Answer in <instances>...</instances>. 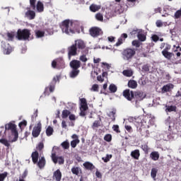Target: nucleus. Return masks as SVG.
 Masks as SVG:
<instances>
[{
    "label": "nucleus",
    "instance_id": "1",
    "mask_svg": "<svg viewBox=\"0 0 181 181\" xmlns=\"http://www.w3.org/2000/svg\"><path fill=\"white\" fill-rule=\"evenodd\" d=\"M62 33L65 35H74V21L73 20H65L61 25Z\"/></svg>",
    "mask_w": 181,
    "mask_h": 181
},
{
    "label": "nucleus",
    "instance_id": "2",
    "mask_svg": "<svg viewBox=\"0 0 181 181\" xmlns=\"http://www.w3.org/2000/svg\"><path fill=\"white\" fill-rule=\"evenodd\" d=\"M18 138V133H11V134L8 136L7 139H0V144H2V145H4L7 149H9L11 148V144L16 142Z\"/></svg>",
    "mask_w": 181,
    "mask_h": 181
},
{
    "label": "nucleus",
    "instance_id": "3",
    "mask_svg": "<svg viewBox=\"0 0 181 181\" xmlns=\"http://www.w3.org/2000/svg\"><path fill=\"white\" fill-rule=\"evenodd\" d=\"M16 37L18 40H29V37H30V30L28 29H18Z\"/></svg>",
    "mask_w": 181,
    "mask_h": 181
},
{
    "label": "nucleus",
    "instance_id": "4",
    "mask_svg": "<svg viewBox=\"0 0 181 181\" xmlns=\"http://www.w3.org/2000/svg\"><path fill=\"white\" fill-rule=\"evenodd\" d=\"M122 56L124 60H131L135 56V49H126L122 52Z\"/></svg>",
    "mask_w": 181,
    "mask_h": 181
},
{
    "label": "nucleus",
    "instance_id": "5",
    "mask_svg": "<svg viewBox=\"0 0 181 181\" xmlns=\"http://www.w3.org/2000/svg\"><path fill=\"white\" fill-rule=\"evenodd\" d=\"M81 106H80V115L81 117H86V111L88 110V105H87V100L86 98L80 99Z\"/></svg>",
    "mask_w": 181,
    "mask_h": 181
},
{
    "label": "nucleus",
    "instance_id": "6",
    "mask_svg": "<svg viewBox=\"0 0 181 181\" xmlns=\"http://www.w3.org/2000/svg\"><path fill=\"white\" fill-rule=\"evenodd\" d=\"M1 51L4 53V54H11L12 53V51L13 49L12 47L9 45V43L1 41Z\"/></svg>",
    "mask_w": 181,
    "mask_h": 181
},
{
    "label": "nucleus",
    "instance_id": "7",
    "mask_svg": "<svg viewBox=\"0 0 181 181\" xmlns=\"http://www.w3.org/2000/svg\"><path fill=\"white\" fill-rule=\"evenodd\" d=\"M6 132H11V134H18L16 129V124L9 122L5 124Z\"/></svg>",
    "mask_w": 181,
    "mask_h": 181
},
{
    "label": "nucleus",
    "instance_id": "8",
    "mask_svg": "<svg viewBox=\"0 0 181 181\" xmlns=\"http://www.w3.org/2000/svg\"><path fill=\"white\" fill-rule=\"evenodd\" d=\"M71 56H77V47L74 45H72L68 48L69 60H71Z\"/></svg>",
    "mask_w": 181,
    "mask_h": 181
},
{
    "label": "nucleus",
    "instance_id": "9",
    "mask_svg": "<svg viewBox=\"0 0 181 181\" xmlns=\"http://www.w3.org/2000/svg\"><path fill=\"white\" fill-rule=\"evenodd\" d=\"M90 35L93 37H98V36H100L101 35V30L100 28L98 27H93L89 30Z\"/></svg>",
    "mask_w": 181,
    "mask_h": 181
},
{
    "label": "nucleus",
    "instance_id": "10",
    "mask_svg": "<svg viewBox=\"0 0 181 181\" xmlns=\"http://www.w3.org/2000/svg\"><path fill=\"white\" fill-rule=\"evenodd\" d=\"M40 131H42V124L38 123L33 129V136H34V138H37L39 135H40Z\"/></svg>",
    "mask_w": 181,
    "mask_h": 181
},
{
    "label": "nucleus",
    "instance_id": "11",
    "mask_svg": "<svg viewBox=\"0 0 181 181\" xmlns=\"http://www.w3.org/2000/svg\"><path fill=\"white\" fill-rule=\"evenodd\" d=\"M74 45L78 49V50H84L86 49V42L83 40H76Z\"/></svg>",
    "mask_w": 181,
    "mask_h": 181
},
{
    "label": "nucleus",
    "instance_id": "12",
    "mask_svg": "<svg viewBox=\"0 0 181 181\" xmlns=\"http://www.w3.org/2000/svg\"><path fill=\"white\" fill-rule=\"evenodd\" d=\"M137 34V37L139 39V40H140V42H145V40H146V36H145V35L141 33V30H134L132 32V35H136Z\"/></svg>",
    "mask_w": 181,
    "mask_h": 181
},
{
    "label": "nucleus",
    "instance_id": "13",
    "mask_svg": "<svg viewBox=\"0 0 181 181\" xmlns=\"http://www.w3.org/2000/svg\"><path fill=\"white\" fill-rule=\"evenodd\" d=\"M81 65V62L78 60H73L70 62V67L72 69L78 70L80 69V66Z\"/></svg>",
    "mask_w": 181,
    "mask_h": 181
},
{
    "label": "nucleus",
    "instance_id": "14",
    "mask_svg": "<svg viewBox=\"0 0 181 181\" xmlns=\"http://www.w3.org/2000/svg\"><path fill=\"white\" fill-rule=\"evenodd\" d=\"M123 95L129 101H131L132 98H134V92L130 91L129 90H124Z\"/></svg>",
    "mask_w": 181,
    "mask_h": 181
},
{
    "label": "nucleus",
    "instance_id": "15",
    "mask_svg": "<svg viewBox=\"0 0 181 181\" xmlns=\"http://www.w3.org/2000/svg\"><path fill=\"white\" fill-rule=\"evenodd\" d=\"M52 159L54 163H57V162L59 165H63V163H64V158H63V157H56V155L52 154Z\"/></svg>",
    "mask_w": 181,
    "mask_h": 181
},
{
    "label": "nucleus",
    "instance_id": "16",
    "mask_svg": "<svg viewBox=\"0 0 181 181\" xmlns=\"http://www.w3.org/2000/svg\"><path fill=\"white\" fill-rule=\"evenodd\" d=\"M52 179L53 180L56 181L62 180V172L60 171V170H57L54 172Z\"/></svg>",
    "mask_w": 181,
    "mask_h": 181
},
{
    "label": "nucleus",
    "instance_id": "17",
    "mask_svg": "<svg viewBox=\"0 0 181 181\" xmlns=\"http://www.w3.org/2000/svg\"><path fill=\"white\" fill-rule=\"evenodd\" d=\"M87 54H88V49H84L82 51V54L79 57V60L82 62L83 63H86L88 59H87Z\"/></svg>",
    "mask_w": 181,
    "mask_h": 181
},
{
    "label": "nucleus",
    "instance_id": "18",
    "mask_svg": "<svg viewBox=\"0 0 181 181\" xmlns=\"http://www.w3.org/2000/svg\"><path fill=\"white\" fill-rule=\"evenodd\" d=\"M25 16L27 19L32 21L34 18H35L36 13H35L33 11L28 10L27 12H25Z\"/></svg>",
    "mask_w": 181,
    "mask_h": 181
},
{
    "label": "nucleus",
    "instance_id": "19",
    "mask_svg": "<svg viewBox=\"0 0 181 181\" xmlns=\"http://www.w3.org/2000/svg\"><path fill=\"white\" fill-rule=\"evenodd\" d=\"M135 97L138 101H142L145 97H146V93H144V92H136Z\"/></svg>",
    "mask_w": 181,
    "mask_h": 181
},
{
    "label": "nucleus",
    "instance_id": "20",
    "mask_svg": "<svg viewBox=\"0 0 181 181\" xmlns=\"http://www.w3.org/2000/svg\"><path fill=\"white\" fill-rule=\"evenodd\" d=\"M113 11L115 13H122V8L119 4H115L113 6Z\"/></svg>",
    "mask_w": 181,
    "mask_h": 181
},
{
    "label": "nucleus",
    "instance_id": "21",
    "mask_svg": "<svg viewBox=\"0 0 181 181\" xmlns=\"http://www.w3.org/2000/svg\"><path fill=\"white\" fill-rule=\"evenodd\" d=\"M162 54L165 57V59H168V60H170V59L173 57V53L168 52L167 49H163L162 51Z\"/></svg>",
    "mask_w": 181,
    "mask_h": 181
},
{
    "label": "nucleus",
    "instance_id": "22",
    "mask_svg": "<svg viewBox=\"0 0 181 181\" xmlns=\"http://www.w3.org/2000/svg\"><path fill=\"white\" fill-rule=\"evenodd\" d=\"M173 88V84L172 83H168L167 85H165L162 88V93H168Z\"/></svg>",
    "mask_w": 181,
    "mask_h": 181
},
{
    "label": "nucleus",
    "instance_id": "23",
    "mask_svg": "<svg viewBox=\"0 0 181 181\" xmlns=\"http://www.w3.org/2000/svg\"><path fill=\"white\" fill-rule=\"evenodd\" d=\"M80 74V70L78 69H72V71L69 73V77L71 78H76Z\"/></svg>",
    "mask_w": 181,
    "mask_h": 181
},
{
    "label": "nucleus",
    "instance_id": "24",
    "mask_svg": "<svg viewBox=\"0 0 181 181\" xmlns=\"http://www.w3.org/2000/svg\"><path fill=\"white\" fill-rule=\"evenodd\" d=\"M54 91V86H50L45 88L44 94L45 95H49L50 93H53Z\"/></svg>",
    "mask_w": 181,
    "mask_h": 181
},
{
    "label": "nucleus",
    "instance_id": "25",
    "mask_svg": "<svg viewBox=\"0 0 181 181\" xmlns=\"http://www.w3.org/2000/svg\"><path fill=\"white\" fill-rule=\"evenodd\" d=\"M101 9V6L97 5V4H91L90 6V11L91 12H98V11H100Z\"/></svg>",
    "mask_w": 181,
    "mask_h": 181
},
{
    "label": "nucleus",
    "instance_id": "26",
    "mask_svg": "<svg viewBox=\"0 0 181 181\" xmlns=\"http://www.w3.org/2000/svg\"><path fill=\"white\" fill-rule=\"evenodd\" d=\"M150 157L153 160H158L159 159V153L158 151H153L151 153Z\"/></svg>",
    "mask_w": 181,
    "mask_h": 181
},
{
    "label": "nucleus",
    "instance_id": "27",
    "mask_svg": "<svg viewBox=\"0 0 181 181\" xmlns=\"http://www.w3.org/2000/svg\"><path fill=\"white\" fill-rule=\"evenodd\" d=\"M37 165L40 169L45 168V165H46V160H45L44 157H42L41 158H40Z\"/></svg>",
    "mask_w": 181,
    "mask_h": 181
},
{
    "label": "nucleus",
    "instance_id": "28",
    "mask_svg": "<svg viewBox=\"0 0 181 181\" xmlns=\"http://www.w3.org/2000/svg\"><path fill=\"white\" fill-rule=\"evenodd\" d=\"M31 156L33 163H37L39 159V153H37V151H35L32 153Z\"/></svg>",
    "mask_w": 181,
    "mask_h": 181
},
{
    "label": "nucleus",
    "instance_id": "29",
    "mask_svg": "<svg viewBox=\"0 0 181 181\" xmlns=\"http://www.w3.org/2000/svg\"><path fill=\"white\" fill-rule=\"evenodd\" d=\"M140 155L141 154L139 153V150H134L131 153V156L134 159H137V160L139 159Z\"/></svg>",
    "mask_w": 181,
    "mask_h": 181
},
{
    "label": "nucleus",
    "instance_id": "30",
    "mask_svg": "<svg viewBox=\"0 0 181 181\" xmlns=\"http://www.w3.org/2000/svg\"><path fill=\"white\" fill-rule=\"evenodd\" d=\"M83 166L84 168H86V169H88V170H93V169H94V165H93V163H90V162H86L83 163Z\"/></svg>",
    "mask_w": 181,
    "mask_h": 181
},
{
    "label": "nucleus",
    "instance_id": "31",
    "mask_svg": "<svg viewBox=\"0 0 181 181\" xmlns=\"http://www.w3.org/2000/svg\"><path fill=\"white\" fill-rule=\"evenodd\" d=\"M71 172L73 175L78 176V175L81 172V168H80V167H73L71 168Z\"/></svg>",
    "mask_w": 181,
    "mask_h": 181
},
{
    "label": "nucleus",
    "instance_id": "32",
    "mask_svg": "<svg viewBox=\"0 0 181 181\" xmlns=\"http://www.w3.org/2000/svg\"><path fill=\"white\" fill-rule=\"evenodd\" d=\"M156 175H158V169L152 168L151 172V176L153 180H156Z\"/></svg>",
    "mask_w": 181,
    "mask_h": 181
},
{
    "label": "nucleus",
    "instance_id": "33",
    "mask_svg": "<svg viewBox=\"0 0 181 181\" xmlns=\"http://www.w3.org/2000/svg\"><path fill=\"white\" fill-rule=\"evenodd\" d=\"M45 8L43 6V3L38 1L37 4V12H43Z\"/></svg>",
    "mask_w": 181,
    "mask_h": 181
},
{
    "label": "nucleus",
    "instance_id": "34",
    "mask_svg": "<svg viewBox=\"0 0 181 181\" xmlns=\"http://www.w3.org/2000/svg\"><path fill=\"white\" fill-rule=\"evenodd\" d=\"M117 112L115 110H111L107 113V115L112 121H115V114Z\"/></svg>",
    "mask_w": 181,
    "mask_h": 181
},
{
    "label": "nucleus",
    "instance_id": "35",
    "mask_svg": "<svg viewBox=\"0 0 181 181\" xmlns=\"http://www.w3.org/2000/svg\"><path fill=\"white\" fill-rule=\"evenodd\" d=\"M176 111V106H166L165 112H173Z\"/></svg>",
    "mask_w": 181,
    "mask_h": 181
},
{
    "label": "nucleus",
    "instance_id": "36",
    "mask_svg": "<svg viewBox=\"0 0 181 181\" xmlns=\"http://www.w3.org/2000/svg\"><path fill=\"white\" fill-rule=\"evenodd\" d=\"M16 34L15 33V32H11V33H8L6 34V36H7V40H9V41H12L13 40V37H15V35Z\"/></svg>",
    "mask_w": 181,
    "mask_h": 181
},
{
    "label": "nucleus",
    "instance_id": "37",
    "mask_svg": "<svg viewBox=\"0 0 181 181\" xmlns=\"http://www.w3.org/2000/svg\"><path fill=\"white\" fill-rule=\"evenodd\" d=\"M128 86L130 88H135L136 87H138V83L135 81H129L128 83Z\"/></svg>",
    "mask_w": 181,
    "mask_h": 181
},
{
    "label": "nucleus",
    "instance_id": "38",
    "mask_svg": "<svg viewBox=\"0 0 181 181\" xmlns=\"http://www.w3.org/2000/svg\"><path fill=\"white\" fill-rule=\"evenodd\" d=\"M35 35L36 37L40 38V37H43V36H45V31H42V30H36L35 31Z\"/></svg>",
    "mask_w": 181,
    "mask_h": 181
},
{
    "label": "nucleus",
    "instance_id": "39",
    "mask_svg": "<svg viewBox=\"0 0 181 181\" xmlns=\"http://www.w3.org/2000/svg\"><path fill=\"white\" fill-rule=\"evenodd\" d=\"M117 86H115L114 83L110 84L109 86V90L112 93H117Z\"/></svg>",
    "mask_w": 181,
    "mask_h": 181
},
{
    "label": "nucleus",
    "instance_id": "40",
    "mask_svg": "<svg viewBox=\"0 0 181 181\" xmlns=\"http://www.w3.org/2000/svg\"><path fill=\"white\" fill-rule=\"evenodd\" d=\"M95 19H97V21H99L100 22H103V21H104V16H103V14H101V13H98L97 14H95Z\"/></svg>",
    "mask_w": 181,
    "mask_h": 181
},
{
    "label": "nucleus",
    "instance_id": "41",
    "mask_svg": "<svg viewBox=\"0 0 181 181\" xmlns=\"http://www.w3.org/2000/svg\"><path fill=\"white\" fill-rule=\"evenodd\" d=\"M92 127L93 128H98V127H101V119H100V120H95Z\"/></svg>",
    "mask_w": 181,
    "mask_h": 181
},
{
    "label": "nucleus",
    "instance_id": "42",
    "mask_svg": "<svg viewBox=\"0 0 181 181\" xmlns=\"http://www.w3.org/2000/svg\"><path fill=\"white\" fill-rule=\"evenodd\" d=\"M46 134L47 136H51V135H53V127H48L46 130Z\"/></svg>",
    "mask_w": 181,
    "mask_h": 181
},
{
    "label": "nucleus",
    "instance_id": "43",
    "mask_svg": "<svg viewBox=\"0 0 181 181\" xmlns=\"http://www.w3.org/2000/svg\"><path fill=\"white\" fill-rule=\"evenodd\" d=\"M61 145L64 149H69V148H70V144L68 141L62 142Z\"/></svg>",
    "mask_w": 181,
    "mask_h": 181
},
{
    "label": "nucleus",
    "instance_id": "44",
    "mask_svg": "<svg viewBox=\"0 0 181 181\" xmlns=\"http://www.w3.org/2000/svg\"><path fill=\"white\" fill-rule=\"evenodd\" d=\"M124 76H126V77H131L132 76V71L131 70H124L123 71Z\"/></svg>",
    "mask_w": 181,
    "mask_h": 181
},
{
    "label": "nucleus",
    "instance_id": "45",
    "mask_svg": "<svg viewBox=\"0 0 181 181\" xmlns=\"http://www.w3.org/2000/svg\"><path fill=\"white\" fill-rule=\"evenodd\" d=\"M8 176V173L4 172L3 173H0V181H4Z\"/></svg>",
    "mask_w": 181,
    "mask_h": 181
},
{
    "label": "nucleus",
    "instance_id": "46",
    "mask_svg": "<svg viewBox=\"0 0 181 181\" xmlns=\"http://www.w3.org/2000/svg\"><path fill=\"white\" fill-rule=\"evenodd\" d=\"M111 158H112V155L111 154H107L105 157H103L102 159L104 162L107 163V162H110V159H111Z\"/></svg>",
    "mask_w": 181,
    "mask_h": 181
},
{
    "label": "nucleus",
    "instance_id": "47",
    "mask_svg": "<svg viewBox=\"0 0 181 181\" xmlns=\"http://www.w3.org/2000/svg\"><path fill=\"white\" fill-rule=\"evenodd\" d=\"M79 143H80V140L78 139L73 140L71 142V146H72V148H76V146H77V144H79Z\"/></svg>",
    "mask_w": 181,
    "mask_h": 181
},
{
    "label": "nucleus",
    "instance_id": "48",
    "mask_svg": "<svg viewBox=\"0 0 181 181\" xmlns=\"http://www.w3.org/2000/svg\"><path fill=\"white\" fill-rule=\"evenodd\" d=\"M181 17V9L177 10L175 14H174V18L175 19H179Z\"/></svg>",
    "mask_w": 181,
    "mask_h": 181
},
{
    "label": "nucleus",
    "instance_id": "49",
    "mask_svg": "<svg viewBox=\"0 0 181 181\" xmlns=\"http://www.w3.org/2000/svg\"><path fill=\"white\" fill-rule=\"evenodd\" d=\"M70 115V111L65 110L62 112V118H67Z\"/></svg>",
    "mask_w": 181,
    "mask_h": 181
},
{
    "label": "nucleus",
    "instance_id": "50",
    "mask_svg": "<svg viewBox=\"0 0 181 181\" xmlns=\"http://www.w3.org/2000/svg\"><path fill=\"white\" fill-rule=\"evenodd\" d=\"M157 28H162L163 26V23L160 20H157L156 22Z\"/></svg>",
    "mask_w": 181,
    "mask_h": 181
},
{
    "label": "nucleus",
    "instance_id": "51",
    "mask_svg": "<svg viewBox=\"0 0 181 181\" xmlns=\"http://www.w3.org/2000/svg\"><path fill=\"white\" fill-rule=\"evenodd\" d=\"M105 141H107V142H110L111 139H112V137L110 134H107L104 137Z\"/></svg>",
    "mask_w": 181,
    "mask_h": 181
},
{
    "label": "nucleus",
    "instance_id": "52",
    "mask_svg": "<svg viewBox=\"0 0 181 181\" xmlns=\"http://www.w3.org/2000/svg\"><path fill=\"white\" fill-rule=\"evenodd\" d=\"M43 148H45V145L43 144V143H42V142L39 143L37 146V151H42V149H43Z\"/></svg>",
    "mask_w": 181,
    "mask_h": 181
},
{
    "label": "nucleus",
    "instance_id": "53",
    "mask_svg": "<svg viewBox=\"0 0 181 181\" xmlns=\"http://www.w3.org/2000/svg\"><path fill=\"white\" fill-rule=\"evenodd\" d=\"M140 45L141 44H140L139 41H138V40H134L132 42V45L135 46L136 47H139Z\"/></svg>",
    "mask_w": 181,
    "mask_h": 181
},
{
    "label": "nucleus",
    "instance_id": "54",
    "mask_svg": "<svg viewBox=\"0 0 181 181\" xmlns=\"http://www.w3.org/2000/svg\"><path fill=\"white\" fill-rule=\"evenodd\" d=\"M112 129L113 131H115V132H119V126H118L117 124H115L112 127Z\"/></svg>",
    "mask_w": 181,
    "mask_h": 181
},
{
    "label": "nucleus",
    "instance_id": "55",
    "mask_svg": "<svg viewBox=\"0 0 181 181\" xmlns=\"http://www.w3.org/2000/svg\"><path fill=\"white\" fill-rule=\"evenodd\" d=\"M122 42H123V40H122V38H119L118 39V41L117 42V43L115 44V46L117 47H118V46H121V45H122Z\"/></svg>",
    "mask_w": 181,
    "mask_h": 181
},
{
    "label": "nucleus",
    "instance_id": "56",
    "mask_svg": "<svg viewBox=\"0 0 181 181\" xmlns=\"http://www.w3.org/2000/svg\"><path fill=\"white\" fill-rule=\"evenodd\" d=\"M92 91H98V85L94 84L91 88Z\"/></svg>",
    "mask_w": 181,
    "mask_h": 181
},
{
    "label": "nucleus",
    "instance_id": "57",
    "mask_svg": "<svg viewBox=\"0 0 181 181\" xmlns=\"http://www.w3.org/2000/svg\"><path fill=\"white\" fill-rule=\"evenodd\" d=\"M151 39L153 42H158L159 40V37H158L156 35H154L151 37Z\"/></svg>",
    "mask_w": 181,
    "mask_h": 181
},
{
    "label": "nucleus",
    "instance_id": "58",
    "mask_svg": "<svg viewBox=\"0 0 181 181\" xmlns=\"http://www.w3.org/2000/svg\"><path fill=\"white\" fill-rule=\"evenodd\" d=\"M70 121H76V115L70 114L69 116Z\"/></svg>",
    "mask_w": 181,
    "mask_h": 181
},
{
    "label": "nucleus",
    "instance_id": "59",
    "mask_svg": "<svg viewBox=\"0 0 181 181\" xmlns=\"http://www.w3.org/2000/svg\"><path fill=\"white\" fill-rule=\"evenodd\" d=\"M102 64L103 66H105V67L107 69V70H110V69H111V65H110V64H108L107 62H103Z\"/></svg>",
    "mask_w": 181,
    "mask_h": 181
},
{
    "label": "nucleus",
    "instance_id": "60",
    "mask_svg": "<svg viewBox=\"0 0 181 181\" xmlns=\"http://www.w3.org/2000/svg\"><path fill=\"white\" fill-rule=\"evenodd\" d=\"M30 6L35 9V5L36 4V0H30Z\"/></svg>",
    "mask_w": 181,
    "mask_h": 181
},
{
    "label": "nucleus",
    "instance_id": "61",
    "mask_svg": "<svg viewBox=\"0 0 181 181\" xmlns=\"http://www.w3.org/2000/svg\"><path fill=\"white\" fill-rule=\"evenodd\" d=\"M142 70H144V71H149V66L148 65H144Z\"/></svg>",
    "mask_w": 181,
    "mask_h": 181
},
{
    "label": "nucleus",
    "instance_id": "62",
    "mask_svg": "<svg viewBox=\"0 0 181 181\" xmlns=\"http://www.w3.org/2000/svg\"><path fill=\"white\" fill-rule=\"evenodd\" d=\"M57 66V62L56 60H53L52 62V67H53V69H56Z\"/></svg>",
    "mask_w": 181,
    "mask_h": 181
},
{
    "label": "nucleus",
    "instance_id": "63",
    "mask_svg": "<svg viewBox=\"0 0 181 181\" xmlns=\"http://www.w3.org/2000/svg\"><path fill=\"white\" fill-rule=\"evenodd\" d=\"M26 176H28V170H25L24 173H23L21 178L22 179H25V177H26Z\"/></svg>",
    "mask_w": 181,
    "mask_h": 181
},
{
    "label": "nucleus",
    "instance_id": "64",
    "mask_svg": "<svg viewBox=\"0 0 181 181\" xmlns=\"http://www.w3.org/2000/svg\"><path fill=\"white\" fill-rule=\"evenodd\" d=\"M175 97H181V89L177 91V93L175 95Z\"/></svg>",
    "mask_w": 181,
    "mask_h": 181
}]
</instances>
